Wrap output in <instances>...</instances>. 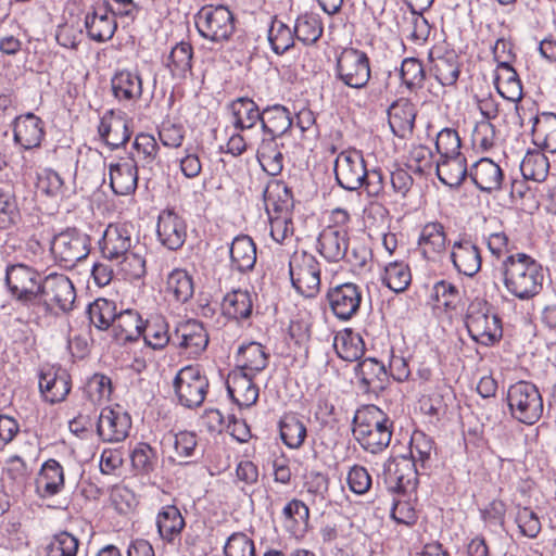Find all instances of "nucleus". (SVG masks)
Returning a JSON list of instances; mask_svg holds the SVG:
<instances>
[{
  "mask_svg": "<svg viewBox=\"0 0 556 556\" xmlns=\"http://www.w3.org/2000/svg\"><path fill=\"white\" fill-rule=\"evenodd\" d=\"M130 414L121 405H109L101 408L96 432L103 443H121L127 439L131 429Z\"/></svg>",
  "mask_w": 556,
  "mask_h": 556,
  "instance_id": "13",
  "label": "nucleus"
},
{
  "mask_svg": "<svg viewBox=\"0 0 556 556\" xmlns=\"http://www.w3.org/2000/svg\"><path fill=\"white\" fill-rule=\"evenodd\" d=\"M199 34L213 42H224L235 33V16L225 5L203 7L195 15Z\"/></svg>",
  "mask_w": 556,
  "mask_h": 556,
  "instance_id": "9",
  "label": "nucleus"
},
{
  "mask_svg": "<svg viewBox=\"0 0 556 556\" xmlns=\"http://www.w3.org/2000/svg\"><path fill=\"white\" fill-rule=\"evenodd\" d=\"M415 495L397 494L391 508V518L397 523L410 527L417 521V513L413 501Z\"/></svg>",
  "mask_w": 556,
  "mask_h": 556,
  "instance_id": "63",
  "label": "nucleus"
},
{
  "mask_svg": "<svg viewBox=\"0 0 556 556\" xmlns=\"http://www.w3.org/2000/svg\"><path fill=\"white\" fill-rule=\"evenodd\" d=\"M172 343L190 357H197L206 349L208 336L200 321L189 319L176 327Z\"/></svg>",
  "mask_w": 556,
  "mask_h": 556,
  "instance_id": "21",
  "label": "nucleus"
},
{
  "mask_svg": "<svg viewBox=\"0 0 556 556\" xmlns=\"http://www.w3.org/2000/svg\"><path fill=\"white\" fill-rule=\"evenodd\" d=\"M193 49L189 42L176 43L165 60V66L175 79H185L192 70Z\"/></svg>",
  "mask_w": 556,
  "mask_h": 556,
  "instance_id": "44",
  "label": "nucleus"
},
{
  "mask_svg": "<svg viewBox=\"0 0 556 556\" xmlns=\"http://www.w3.org/2000/svg\"><path fill=\"white\" fill-rule=\"evenodd\" d=\"M469 177L480 191L492 193L502 189L504 172L493 160L482 157L471 166Z\"/></svg>",
  "mask_w": 556,
  "mask_h": 556,
  "instance_id": "29",
  "label": "nucleus"
},
{
  "mask_svg": "<svg viewBox=\"0 0 556 556\" xmlns=\"http://www.w3.org/2000/svg\"><path fill=\"white\" fill-rule=\"evenodd\" d=\"M84 26L88 38L94 42L111 40L117 29L116 17L101 4L92 5L86 13Z\"/></svg>",
  "mask_w": 556,
  "mask_h": 556,
  "instance_id": "22",
  "label": "nucleus"
},
{
  "mask_svg": "<svg viewBox=\"0 0 556 556\" xmlns=\"http://www.w3.org/2000/svg\"><path fill=\"white\" fill-rule=\"evenodd\" d=\"M366 163L358 150L340 152L334 161V176L338 186L346 191H358L364 186Z\"/></svg>",
  "mask_w": 556,
  "mask_h": 556,
  "instance_id": "14",
  "label": "nucleus"
},
{
  "mask_svg": "<svg viewBox=\"0 0 556 556\" xmlns=\"http://www.w3.org/2000/svg\"><path fill=\"white\" fill-rule=\"evenodd\" d=\"M289 275L293 288L305 298H314L320 290V264L306 251H294L289 260Z\"/></svg>",
  "mask_w": 556,
  "mask_h": 556,
  "instance_id": "8",
  "label": "nucleus"
},
{
  "mask_svg": "<svg viewBox=\"0 0 556 556\" xmlns=\"http://www.w3.org/2000/svg\"><path fill=\"white\" fill-rule=\"evenodd\" d=\"M79 541L72 533L63 531L52 536L47 545V556H77Z\"/></svg>",
  "mask_w": 556,
  "mask_h": 556,
  "instance_id": "64",
  "label": "nucleus"
},
{
  "mask_svg": "<svg viewBox=\"0 0 556 556\" xmlns=\"http://www.w3.org/2000/svg\"><path fill=\"white\" fill-rule=\"evenodd\" d=\"M333 348L338 356L346 362L357 361L365 352L363 338L352 329L339 331L334 337Z\"/></svg>",
  "mask_w": 556,
  "mask_h": 556,
  "instance_id": "46",
  "label": "nucleus"
},
{
  "mask_svg": "<svg viewBox=\"0 0 556 556\" xmlns=\"http://www.w3.org/2000/svg\"><path fill=\"white\" fill-rule=\"evenodd\" d=\"M139 245V239L135 236V228L128 223L110 224L100 241V250L104 258L118 261L130 249Z\"/></svg>",
  "mask_w": 556,
  "mask_h": 556,
  "instance_id": "15",
  "label": "nucleus"
},
{
  "mask_svg": "<svg viewBox=\"0 0 556 556\" xmlns=\"http://www.w3.org/2000/svg\"><path fill=\"white\" fill-rule=\"evenodd\" d=\"M21 212L14 190L9 186L0 187V229H10L17 225Z\"/></svg>",
  "mask_w": 556,
  "mask_h": 556,
  "instance_id": "56",
  "label": "nucleus"
},
{
  "mask_svg": "<svg viewBox=\"0 0 556 556\" xmlns=\"http://www.w3.org/2000/svg\"><path fill=\"white\" fill-rule=\"evenodd\" d=\"M87 314L96 328L106 330L113 326L116 318V304L111 300L99 298L88 305Z\"/></svg>",
  "mask_w": 556,
  "mask_h": 556,
  "instance_id": "54",
  "label": "nucleus"
},
{
  "mask_svg": "<svg viewBox=\"0 0 556 556\" xmlns=\"http://www.w3.org/2000/svg\"><path fill=\"white\" fill-rule=\"evenodd\" d=\"M430 300L435 307H443L445 312H456L462 303V294L456 285L441 279L433 283Z\"/></svg>",
  "mask_w": 556,
  "mask_h": 556,
  "instance_id": "48",
  "label": "nucleus"
},
{
  "mask_svg": "<svg viewBox=\"0 0 556 556\" xmlns=\"http://www.w3.org/2000/svg\"><path fill=\"white\" fill-rule=\"evenodd\" d=\"M279 139L262 136L256 149L257 162L262 169L270 176H277L283 169V143H279Z\"/></svg>",
  "mask_w": 556,
  "mask_h": 556,
  "instance_id": "35",
  "label": "nucleus"
},
{
  "mask_svg": "<svg viewBox=\"0 0 556 556\" xmlns=\"http://www.w3.org/2000/svg\"><path fill=\"white\" fill-rule=\"evenodd\" d=\"M451 261L458 274L473 277L481 268L480 249L467 237H462L451 247Z\"/></svg>",
  "mask_w": 556,
  "mask_h": 556,
  "instance_id": "23",
  "label": "nucleus"
},
{
  "mask_svg": "<svg viewBox=\"0 0 556 556\" xmlns=\"http://www.w3.org/2000/svg\"><path fill=\"white\" fill-rule=\"evenodd\" d=\"M230 268L241 274L251 271L256 264V245L247 235L237 236L230 247Z\"/></svg>",
  "mask_w": 556,
  "mask_h": 556,
  "instance_id": "36",
  "label": "nucleus"
},
{
  "mask_svg": "<svg viewBox=\"0 0 556 556\" xmlns=\"http://www.w3.org/2000/svg\"><path fill=\"white\" fill-rule=\"evenodd\" d=\"M494 84L502 98L515 103L522 99V84L513 66L496 68Z\"/></svg>",
  "mask_w": 556,
  "mask_h": 556,
  "instance_id": "47",
  "label": "nucleus"
},
{
  "mask_svg": "<svg viewBox=\"0 0 556 556\" xmlns=\"http://www.w3.org/2000/svg\"><path fill=\"white\" fill-rule=\"evenodd\" d=\"M465 323L470 338L482 345H493L503 336L501 318L481 303L469 306Z\"/></svg>",
  "mask_w": 556,
  "mask_h": 556,
  "instance_id": "11",
  "label": "nucleus"
},
{
  "mask_svg": "<svg viewBox=\"0 0 556 556\" xmlns=\"http://www.w3.org/2000/svg\"><path fill=\"white\" fill-rule=\"evenodd\" d=\"M363 299L362 288L353 282L332 287L327 292L332 313L341 320H350L356 315Z\"/></svg>",
  "mask_w": 556,
  "mask_h": 556,
  "instance_id": "17",
  "label": "nucleus"
},
{
  "mask_svg": "<svg viewBox=\"0 0 556 556\" xmlns=\"http://www.w3.org/2000/svg\"><path fill=\"white\" fill-rule=\"evenodd\" d=\"M393 421L378 406L364 405L353 417V435L362 448L371 454L383 452L391 442Z\"/></svg>",
  "mask_w": 556,
  "mask_h": 556,
  "instance_id": "2",
  "label": "nucleus"
},
{
  "mask_svg": "<svg viewBox=\"0 0 556 556\" xmlns=\"http://www.w3.org/2000/svg\"><path fill=\"white\" fill-rule=\"evenodd\" d=\"M500 270L505 289L519 300H530L543 288V267L526 253L508 255Z\"/></svg>",
  "mask_w": 556,
  "mask_h": 556,
  "instance_id": "1",
  "label": "nucleus"
},
{
  "mask_svg": "<svg viewBox=\"0 0 556 556\" xmlns=\"http://www.w3.org/2000/svg\"><path fill=\"white\" fill-rule=\"evenodd\" d=\"M430 72L443 87L455 86L460 75V60L455 50L435 46L429 52Z\"/></svg>",
  "mask_w": 556,
  "mask_h": 556,
  "instance_id": "18",
  "label": "nucleus"
},
{
  "mask_svg": "<svg viewBox=\"0 0 556 556\" xmlns=\"http://www.w3.org/2000/svg\"><path fill=\"white\" fill-rule=\"evenodd\" d=\"M208 379L199 366L187 365L176 374L173 388L177 402L186 408L202 405L208 391Z\"/></svg>",
  "mask_w": 556,
  "mask_h": 556,
  "instance_id": "7",
  "label": "nucleus"
},
{
  "mask_svg": "<svg viewBox=\"0 0 556 556\" xmlns=\"http://www.w3.org/2000/svg\"><path fill=\"white\" fill-rule=\"evenodd\" d=\"M515 523L523 538L535 539L541 532L542 525L538 514L530 507L517 506Z\"/></svg>",
  "mask_w": 556,
  "mask_h": 556,
  "instance_id": "61",
  "label": "nucleus"
},
{
  "mask_svg": "<svg viewBox=\"0 0 556 556\" xmlns=\"http://www.w3.org/2000/svg\"><path fill=\"white\" fill-rule=\"evenodd\" d=\"M4 282L12 298L21 306L30 312L36 311L42 279L34 267L23 263L8 264Z\"/></svg>",
  "mask_w": 556,
  "mask_h": 556,
  "instance_id": "4",
  "label": "nucleus"
},
{
  "mask_svg": "<svg viewBox=\"0 0 556 556\" xmlns=\"http://www.w3.org/2000/svg\"><path fill=\"white\" fill-rule=\"evenodd\" d=\"M267 37L271 50L278 55L291 49L295 39L294 30L277 18L273 20Z\"/></svg>",
  "mask_w": 556,
  "mask_h": 556,
  "instance_id": "58",
  "label": "nucleus"
},
{
  "mask_svg": "<svg viewBox=\"0 0 556 556\" xmlns=\"http://www.w3.org/2000/svg\"><path fill=\"white\" fill-rule=\"evenodd\" d=\"M36 485L42 497L54 496L64 489V471L58 460L48 459L43 463Z\"/></svg>",
  "mask_w": 556,
  "mask_h": 556,
  "instance_id": "41",
  "label": "nucleus"
},
{
  "mask_svg": "<svg viewBox=\"0 0 556 556\" xmlns=\"http://www.w3.org/2000/svg\"><path fill=\"white\" fill-rule=\"evenodd\" d=\"M129 124L130 122L126 117L115 116L111 111L101 118L98 132L111 149H118L130 139L131 130Z\"/></svg>",
  "mask_w": 556,
  "mask_h": 556,
  "instance_id": "32",
  "label": "nucleus"
},
{
  "mask_svg": "<svg viewBox=\"0 0 556 556\" xmlns=\"http://www.w3.org/2000/svg\"><path fill=\"white\" fill-rule=\"evenodd\" d=\"M253 309V296L247 290H232L228 292L222 302L224 316L233 320L248 319Z\"/></svg>",
  "mask_w": 556,
  "mask_h": 556,
  "instance_id": "42",
  "label": "nucleus"
},
{
  "mask_svg": "<svg viewBox=\"0 0 556 556\" xmlns=\"http://www.w3.org/2000/svg\"><path fill=\"white\" fill-rule=\"evenodd\" d=\"M112 191L117 195L132 194L138 186V166L134 159L124 157L109 164Z\"/></svg>",
  "mask_w": 556,
  "mask_h": 556,
  "instance_id": "26",
  "label": "nucleus"
},
{
  "mask_svg": "<svg viewBox=\"0 0 556 556\" xmlns=\"http://www.w3.org/2000/svg\"><path fill=\"white\" fill-rule=\"evenodd\" d=\"M548 170V159L539 150L528 151L520 163V172L526 180L542 182L546 179Z\"/></svg>",
  "mask_w": 556,
  "mask_h": 556,
  "instance_id": "50",
  "label": "nucleus"
},
{
  "mask_svg": "<svg viewBox=\"0 0 556 556\" xmlns=\"http://www.w3.org/2000/svg\"><path fill=\"white\" fill-rule=\"evenodd\" d=\"M132 468L141 475H149L157 462L156 451L146 442L136 444L130 454Z\"/></svg>",
  "mask_w": 556,
  "mask_h": 556,
  "instance_id": "62",
  "label": "nucleus"
},
{
  "mask_svg": "<svg viewBox=\"0 0 556 556\" xmlns=\"http://www.w3.org/2000/svg\"><path fill=\"white\" fill-rule=\"evenodd\" d=\"M114 99L124 106L135 104L142 97V78L137 71L121 70L111 78Z\"/></svg>",
  "mask_w": 556,
  "mask_h": 556,
  "instance_id": "25",
  "label": "nucleus"
},
{
  "mask_svg": "<svg viewBox=\"0 0 556 556\" xmlns=\"http://www.w3.org/2000/svg\"><path fill=\"white\" fill-rule=\"evenodd\" d=\"M282 442L290 448H299L307 434L305 425L294 415H286L279 422Z\"/></svg>",
  "mask_w": 556,
  "mask_h": 556,
  "instance_id": "57",
  "label": "nucleus"
},
{
  "mask_svg": "<svg viewBox=\"0 0 556 556\" xmlns=\"http://www.w3.org/2000/svg\"><path fill=\"white\" fill-rule=\"evenodd\" d=\"M371 77L370 61L366 52L355 48H344L337 56L336 78L343 85L362 89Z\"/></svg>",
  "mask_w": 556,
  "mask_h": 556,
  "instance_id": "10",
  "label": "nucleus"
},
{
  "mask_svg": "<svg viewBox=\"0 0 556 556\" xmlns=\"http://www.w3.org/2000/svg\"><path fill=\"white\" fill-rule=\"evenodd\" d=\"M271 187H275L277 191L282 190L286 197H289V191L286 185L276 182L274 186H269L264 194L269 218L270 237L279 244H287L292 241L294 235L293 222L289 212L274 201Z\"/></svg>",
  "mask_w": 556,
  "mask_h": 556,
  "instance_id": "16",
  "label": "nucleus"
},
{
  "mask_svg": "<svg viewBox=\"0 0 556 556\" xmlns=\"http://www.w3.org/2000/svg\"><path fill=\"white\" fill-rule=\"evenodd\" d=\"M55 263L71 269L90 253V237L75 228H68L55 235L50 243Z\"/></svg>",
  "mask_w": 556,
  "mask_h": 556,
  "instance_id": "6",
  "label": "nucleus"
},
{
  "mask_svg": "<svg viewBox=\"0 0 556 556\" xmlns=\"http://www.w3.org/2000/svg\"><path fill=\"white\" fill-rule=\"evenodd\" d=\"M156 237L168 250H179L187 239L186 220L172 208L161 211L157 217Z\"/></svg>",
  "mask_w": 556,
  "mask_h": 556,
  "instance_id": "19",
  "label": "nucleus"
},
{
  "mask_svg": "<svg viewBox=\"0 0 556 556\" xmlns=\"http://www.w3.org/2000/svg\"><path fill=\"white\" fill-rule=\"evenodd\" d=\"M447 236L439 222L427 223L420 230L418 248L427 261L437 262L446 251Z\"/></svg>",
  "mask_w": 556,
  "mask_h": 556,
  "instance_id": "30",
  "label": "nucleus"
},
{
  "mask_svg": "<svg viewBox=\"0 0 556 556\" xmlns=\"http://www.w3.org/2000/svg\"><path fill=\"white\" fill-rule=\"evenodd\" d=\"M506 401L511 418L534 425L542 417L544 405L538 387L529 381H518L507 390Z\"/></svg>",
  "mask_w": 556,
  "mask_h": 556,
  "instance_id": "5",
  "label": "nucleus"
},
{
  "mask_svg": "<svg viewBox=\"0 0 556 556\" xmlns=\"http://www.w3.org/2000/svg\"><path fill=\"white\" fill-rule=\"evenodd\" d=\"M229 109L232 116V125L236 130H250L257 123L261 124L262 111L256 102L248 97L233 100Z\"/></svg>",
  "mask_w": 556,
  "mask_h": 556,
  "instance_id": "40",
  "label": "nucleus"
},
{
  "mask_svg": "<svg viewBox=\"0 0 556 556\" xmlns=\"http://www.w3.org/2000/svg\"><path fill=\"white\" fill-rule=\"evenodd\" d=\"M254 376L233 369L227 377L228 395L240 408H249L258 400L260 389L253 381Z\"/></svg>",
  "mask_w": 556,
  "mask_h": 556,
  "instance_id": "24",
  "label": "nucleus"
},
{
  "mask_svg": "<svg viewBox=\"0 0 556 556\" xmlns=\"http://www.w3.org/2000/svg\"><path fill=\"white\" fill-rule=\"evenodd\" d=\"M433 451V440L422 431H415L409 443V458L415 460L417 466L427 468Z\"/></svg>",
  "mask_w": 556,
  "mask_h": 556,
  "instance_id": "60",
  "label": "nucleus"
},
{
  "mask_svg": "<svg viewBox=\"0 0 556 556\" xmlns=\"http://www.w3.org/2000/svg\"><path fill=\"white\" fill-rule=\"evenodd\" d=\"M143 340L153 350H162L172 342L173 334L168 333V325L161 316L151 317L143 324Z\"/></svg>",
  "mask_w": 556,
  "mask_h": 556,
  "instance_id": "53",
  "label": "nucleus"
},
{
  "mask_svg": "<svg viewBox=\"0 0 556 556\" xmlns=\"http://www.w3.org/2000/svg\"><path fill=\"white\" fill-rule=\"evenodd\" d=\"M400 77L410 91L422 88L426 79L422 63L416 58H405L400 67Z\"/></svg>",
  "mask_w": 556,
  "mask_h": 556,
  "instance_id": "59",
  "label": "nucleus"
},
{
  "mask_svg": "<svg viewBox=\"0 0 556 556\" xmlns=\"http://www.w3.org/2000/svg\"><path fill=\"white\" fill-rule=\"evenodd\" d=\"M35 314H59L73 311L76 291L72 280L63 274L51 273L40 283Z\"/></svg>",
  "mask_w": 556,
  "mask_h": 556,
  "instance_id": "3",
  "label": "nucleus"
},
{
  "mask_svg": "<svg viewBox=\"0 0 556 556\" xmlns=\"http://www.w3.org/2000/svg\"><path fill=\"white\" fill-rule=\"evenodd\" d=\"M434 172L439 180L451 188L459 187L469 176L466 157L463 154L438 159Z\"/></svg>",
  "mask_w": 556,
  "mask_h": 556,
  "instance_id": "38",
  "label": "nucleus"
},
{
  "mask_svg": "<svg viewBox=\"0 0 556 556\" xmlns=\"http://www.w3.org/2000/svg\"><path fill=\"white\" fill-rule=\"evenodd\" d=\"M293 123L291 112L281 104L268 105L262 111L261 129L265 137L281 138Z\"/></svg>",
  "mask_w": 556,
  "mask_h": 556,
  "instance_id": "33",
  "label": "nucleus"
},
{
  "mask_svg": "<svg viewBox=\"0 0 556 556\" xmlns=\"http://www.w3.org/2000/svg\"><path fill=\"white\" fill-rule=\"evenodd\" d=\"M350 248V236L338 229L323 228L319 232L315 249L328 263L337 264L346 257Z\"/></svg>",
  "mask_w": 556,
  "mask_h": 556,
  "instance_id": "27",
  "label": "nucleus"
},
{
  "mask_svg": "<svg viewBox=\"0 0 556 556\" xmlns=\"http://www.w3.org/2000/svg\"><path fill=\"white\" fill-rule=\"evenodd\" d=\"M417 109L408 99L401 98L388 111L389 125L395 136L405 139L413 134Z\"/></svg>",
  "mask_w": 556,
  "mask_h": 556,
  "instance_id": "31",
  "label": "nucleus"
},
{
  "mask_svg": "<svg viewBox=\"0 0 556 556\" xmlns=\"http://www.w3.org/2000/svg\"><path fill=\"white\" fill-rule=\"evenodd\" d=\"M355 372L366 391H380L389 381L386 365L372 357L359 362L355 367Z\"/></svg>",
  "mask_w": 556,
  "mask_h": 556,
  "instance_id": "37",
  "label": "nucleus"
},
{
  "mask_svg": "<svg viewBox=\"0 0 556 556\" xmlns=\"http://www.w3.org/2000/svg\"><path fill=\"white\" fill-rule=\"evenodd\" d=\"M144 321L134 309L117 313L113 323V332L116 340L122 342L135 341L142 334Z\"/></svg>",
  "mask_w": 556,
  "mask_h": 556,
  "instance_id": "43",
  "label": "nucleus"
},
{
  "mask_svg": "<svg viewBox=\"0 0 556 556\" xmlns=\"http://www.w3.org/2000/svg\"><path fill=\"white\" fill-rule=\"evenodd\" d=\"M283 527L288 533L296 539L303 538L309 523V509L300 500H291L282 509Z\"/></svg>",
  "mask_w": 556,
  "mask_h": 556,
  "instance_id": "39",
  "label": "nucleus"
},
{
  "mask_svg": "<svg viewBox=\"0 0 556 556\" xmlns=\"http://www.w3.org/2000/svg\"><path fill=\"white\" fill-rule=\"evenodd\" d=\"M166 292L176 302L186 303L194 292L192 277L185 269L176 268L172 270L167 276Z\"/></svg>",
  "mask_w": 556,
  "mask_h": 556,
  "instance_id": "51",
  "label": "nucleus"
},
{
  "mask_svg": "<svg viewBox=\"0 0 556 556\" xmlns=\"http://www.w3.org/2000/svg\"><path fill=\"white\" fill-rule=\"evenodd\" d=\"M412 281L409 266L400 261L390 262L384 267L382 283L395 293L405 291Z\"/></svg>",
  "mask_w": 556,
  "mask_h": 556,
  "instance_id": "55",
  "label": "nucleus"
},
{
  "mask_svg": "<svg viewBox=\"0 0 556 556\" xmlns=\"http://www.w3.org/2000/svg\"><path fill=\"white\" fill-rule=\"evenodd\" d=\"M387 488L403 495H415L418 485V466L407 455L390 457L383 465Z\"/></svg>",
  "mask_w": 556,
  "mask_h": 556,
  "instance_id": "12",
  "label": "nucleus"
},
{
  "mask_svg": "<svg viewBox=\"0 0 556 556\" xmlns=\"http://www.w3.org/2000/svg\"><path fill=\"white\" fill-rule=\"evenodd\" d=\"M185 519L175 505L163 506L156 516V527L160 536L173 542L184 530Z\"/></svg>",
  "mask_w": 556,
  "mask_h": 556,
  "instance_id": "45",
  "label": "nucleus"
},
{
  "mask_svg": "<svg viewBox=\"0 0 556 556\" xmlns=\"http://www.w3.org/2000/svg\"><path fill=\"white\" fill-rule=\"evenodd\" d=\"M237 367L245 374L257 375L268 365L269 353L266 348L255 341L242 344L236 355Z\"/></svg>",
  "mask_w": 556,
  "mask_h": 556,
  "instance_id": "34",
  "label": "nucleus"
},
{
  "mask_svg": "<svg viewBox=\"0 0 556 556\" xmlns=\"http://www.w3.org/2000/svg\"><path fill=\"white\" fill-rule=\"evenodd\" d=\"M532 132L544 148L556 152V114L543 112L533 118Z\"/></svg>",
  "mask_w": 556,
  "mask_h": 556,
  "instance_id": "52",
  "label": "nucleus"
},
{
  "mask_svg": "<svg viewBox=\"0 0 556 556\" xmlns=\"http://www.w3.org/2000/svg\"><path fill=\"white\" fill-rule=\"evenodd\" d=\"M71 388V376L62 367L49 366L40 370L39 391L45 402L56 404L65 401Z\"/></svg>",
  "mask_w": 556,
  "mask_h": 556,
  "instance_id": "20",
  "label": "nucleus"
},
{
  "mask_svg": "<svg viewBox=\"0 0 556 556\" xmlns=\"http://www.w3.org/2000/svg\"><path fill=\"white\" fill-rule=\"evenodd\" d=\"M293 30L299 41L304 45H313L323 36V21L318 14L305 12L296 17Z\"/></svg>",
  "mask_w": 556,
  "mask_h": 556,
  "instance_id": "49",
  "label": "nucleus"
},
{
  "mask_svg": "<svg viewBox=\"0 0 556 556\" xmlns=\"http://www.w3.org/2000/svg\"><path fill=\"white\" fill-rule=\"evenodd\" d=\"M43 122L33 113L17 116L13 122L14 141L21 148H38L45 137Z\"/></svg>",
  "mask_w": 556,
  "mask_h": 556,
  "instance_id": "28",
  "label": "nucleus"
}]
</instances>
